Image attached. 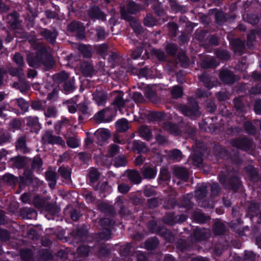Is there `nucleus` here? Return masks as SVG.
Returning <instances> with one entry per match:
<instances>
[{
    "mask_svg": "<svg viewBox=\"0 0 261 261\" xmlns=\"http://www.w3.org/2000/svg\"><path fill=\"white\" fill-rule=\"evenodd\" d=\"M27 63L31 67L38 68L43 65L46 70L51 69L55 61L46 47L42 46L34 53L28 56Z\"/></svg>",
    "mask_w": 261,
    "mask_h": 261,
    "instance_id": "1",
    "label": "nucleus"
},
{
    "mask_svg": "<svg viewBox=\"0 0 261 261\" xmlns=\"http://www.w3.org/2000/svg\"><path fill=\"white\" fill-rule=\"evenodd\" d=\"M179 109L185 116L191 118L199 117L201 115L198 101L196 98L193 97H188L187 103L181 105Z\"/></svg>",
    "mask_w": 261,
    "mask_h": 261,
    "instance_id": "2",
    "label": "nucleus"
},
{
    "mask_svg": "<svg viewBox=\"0 0 261 261\" xmlns=\"http://www.w3.org/2000/svg\"><path fill=\"white\" fill-rule=\"evenodd\" d=\"M230 144L233 147L244 151L250 150L252 147V140L246 137H239L232 139Z\"/></svg>",
    "mask_w": 261,
    "mask_h": 261,
    "instance_id": "3",
    "label": "nucleus"
},
{
    "mask_svg": "<svg viewBox=\"0 0 261 261\" xmlns=\"http://www.w3.org/2000/svg\"><path fill=\"white\" fill-rule=\"evenodd\" d=\"M147 229L151 233H155L156 234L167 237L170 232V231L166 229L164 225L160 224L155 220H149L147 224Z\"/></svg>",
    "mask_w": 261,
    "mask_h": 261,
    "instance_id": "4",
    "label": "nucleus"
},
{
    "mask_svg": "<svg viewBox=\"0 0 261 261\" xmlns=\"http://www.w3.org/2000/svg\"><path fill=\"white\" fill-rule=\"evenodd\" d=\"M67 29L70 32H76V36L80 39H83L85 37V28L83 23L80 21H71L67 25Z\"/></svg>",
    "mask_w": 261,
    "mask_h": 261,
    "instance_id": "5",
    "label": "nucleus"
},
{
    "mask_svg": "<svg viewBox=\"0 0 261 261\" xmlns=\"http://www.w3.org/2000/svg\"><path fill=\"white\" fill-rule=\"evenodd\" d=\"M77 113L79 124H80L83 123L85 120L88 119L92 115L91 111L85 102H80L77 105Z\"/></svg>",
    "mask_w": 261,
    "mask_h": 261,
    "instance_id": "6",
    "label": "nucleus"
},
{
    "mask_svg": "<svg viewBox=\"0 0 261 261\" xmlns=\"http://www.w3.org/2000/svg\"><path fill=\"white\" fill-rule=\"evenodd\" d=\"M243 187L242 182L240 177L236 175H231L227 180L225 189L237 193Z\"/></svg>",
    "mask_w": 261,
    "mask_h": 261,
    "instance_id": "7",
    "label": "nucleus"
},
{
    "mask_svg": "<svg viewBox=\"0 0 261 261\" xmlns=\"http://www.w3.org/2000/svg\"><path fill=\"white\" fill-rule=\"evenodd\" d=\"M219 77L223 83L228 85L233 84L236 81V75L233 72L227 68L220 70Z\"/></svg>",
    "mask_w": 261,
    "mask_h": 261,
    "instance_id": "8",
    "label": "nucleus"
},
{
    "mask_svg": "<svg viewBox=\"0 0 261 261\" xmlns=\"http://www.w3.org/2000/svg\"><path fill=\"white\" fill-rule=\"evenodd\" d=\"M88 15L92 20H101L105 21L106 19L105 13L101 11L98 6L95 5H94L89 9Z\"/></svg>",
    "mask_w": 261,
    "mask_h": 261,
    "instance_id": "9",
    "label": "nucleus"
},
{
    "mask_svg": "<svg viewBox=\"0 0 261 261\" xmlns=\"http://www.w3.org/2000/svg\"><path fill=\"white\" fill-rule=\"evenodd\" d=\"M40 35L43 37L49 44L54 45L58 36V32L54 29L50 30L46 28H43L40 32Z\"/></svg>",
    "mask_w": 261,
    "mask_h": 261,
    "instance_id": "10",
    "label": "nucleus"
},
{
    "mask_svg": "<svg viewBox=\"0 0 261 261\" xmlns=\"http://www.w3.org/2000/svg\"><path fill=\"white\" fill-rule=\"evenodd\" d=\"M27 157L17 155L11 158L8 161V165L10 167L20 169L23 168L27 164Z\"/></svg>",
    "mask_w": 261,
    "mask_h": 261,
    "instance_id": "11",
    "label": "nucleus"
},
{
    "mask_svg": "<svg viewBox=\"0 0 261 261\" xmlns=\"http://www.w3.org/2000/svg\"><path fill=\"white\" fill-rule=\"evenodd\" d=\"M51 130H47L42 137V140L51 145H62L64 141L62 137L53 135Z\"/></svg>",
    "mask_w": 261,
    "mask_h": 261,
    "instance_id": "12",
    "label": "nucleus"
},
{
    "mask_svg": "<svg viewBox=\"0 0 261 261\" xmlns=\"http://www.w3.org/2000/svg\"><path fill=\"white\" fill-rule=\"evenodd\" d=\"M33 173L30 169H25L22 175L19 177L20 186H31L33 184Z\"/></svg>",
    "mask_w": 261,
    "mask_h": 261,
    "instance_id": "13",
    "label": "nucleus"
},
{
    "mask_svg": "<svg viewBox=\"0 0 261 261\" xmlns=\"http://www.w3.org/2000/svg\"><path fill=\"white\" fill-rule=\"evenodd\" d=\"M26 125L33 133L38 134L41 128V124L39 122L37 117L29 116L25 118Z\"/></svg>",
    "mask_w": 261,
    "mask_h": 261,
    "instance_id": "14",
    "label": "nucleus"
},
{
    "mask_svg": "<svg viewBox=\"0 0 261 261\" xmlns=\"http://www.w3.org/2000/svg\"><path fill=\"white\" fill-rule=\"evenodd\" d=\"M244 171L247 175L250 181L257 182L258 181V172L253 166L249 165L244 168Z\"/></svg>",
    "mask_w": 261,
    "mask_h": 261,
    "instance_id": "15",
    "label": "nucleus"
},
{
    "mask_svg": "<svg viewBox=\"0 0 261 261\" xmlns=\"http://www.w3.org/2000/svg\"><path fill=\"white\" fill-rule=\"evenodd\" d=\"M80 70L84 76L89 77L93 76L95 71L93 65L87 61H84L81 63Z\"/></svg>",
    "mask_w": 261,
    "mask_h": 261,
    "instance_id": "16",
    "label": "nucleus"
},
{
    "mask_svg": "<svg viewBox=\"0 0 261 261\" xmlns=\"http://www.w3.org/2000/svg\"><path fill=\"white\" fill-rule=\"evenodd\" d=\"M88 234V229L85 225L81 226H78L71 232V235L75 239H77L79 241L86 237Z\"/></svg>",
    "mask_w": 261,
    "mask_h": 261,
    "instance_id": "17",
    "label": "nucleus"
},
{
    "mask_svg": "<svg viewBox=\"0 0 261 261\" xmlns=\"http://www.w3.org/2000/svg\"><path fill=\"white\" fill-rule=\"evenodd\" d=\"M141 172L144 178L152 179L155 178L157 174V169L155 167L144 166Z\"/></svg>",
    "mask_w": 261,
    "mask_h": 261,
    "instance_id": "18",
    "label": "nucleus"
},
{
    "mask_svg": "<svg viewBox=\"0 0 261 261\" xmlns=\"http://www.w3.org/2000/svg\"><path fill=\"white\" fill-rule=\"evenodd\" d=\"M15 148L17 150H19L23 153H27L29 152V150L27 147L26 137L25 136H21L18 137L15 142Z\"/></svg>",
    "mask_w": 261,
    "mask_h": 261,
    "instance_id": "19",
    "label": "nucleus"
},
{
    "mask_svg": "<svg viewBox=\"0 0 261 261\" xmlns=\"http://www.w3.org/2000/svg\"><path fill=\"white\" fill-rule=\"evenodd\" d=\"M191 216L195 222L199 224L206 223L207 221L210 219V217L209 216H206L204 213L200 211H194L192 213Z\"/></svg>",
    "mask_w": 261,
    "mask_h": 261,
    "instance_id": "20",
    "label": "nucleus"
},
{
    "mask_svg": "<svg viewBox=\"0 0 261 261\" xmlns=\"http://www.w3.org/2000/svg\"><path fill=\"white\" fill-rule=\"evenodd\" d=\"M8 23L12 29L16 30L19 27V16L16 11L9 14L7 16Z\"/></svg>",
    "mask_w": 261,
    "mask_h": 261,
    "instance_id": "21",
    "label": "nucleus"
},
{
    "mask_svg": "<svg viewBox=\"0 0 261 261\" xmlns=\"http://www.w3.org/2000/svg\"><path fill=\"white\" fill-rule=\"evenodd\" d=\"M231 45L234 52L243 54L245 47L244 42L240 38H235L231 42Z\"/></svg>",
    "mask_w": 261,
    "mask_h": 261,
    "instance_id": "22",
    "label": "nucleus"
},
{
    "mask_svg": "<svg viewBox=\"0 0 261 261\" xmlns=\"http://www.w3.org/2000/svg\"><path fill=\"white\" fill-rule=\"evenodd\" d=\"M174 173L178 178L187 181L189 178V173L185 167H177L174 168Z\"/></svg>",
    "mask_w": 261,
    "mask_h": 261,
    "instance_id": "23",
    "label": "nucleus"
},
{
    "mask_svg": "<svg viewBox=\"0 0 261 261\" xmlns=\"http://www.w3.org/2000/svg\"><path fill=\"white\" fill-rule=\"evenodd\" d=\"M140 136L146 141H149L152 137L150 128L146 125H142L138 128Z\"/></svg>",
    "mask_w": 261,
    "mask_h": 261,
    "instance_id": "24",
    "label": "nucleus"
},
{
    "mask_svg": "<svg viewBox=\"0 0 261 261\" xmlns=\"http://www.w3.org/2000/svg\"><path fill=\"white\" fill-rule=\"evenodd\" d=\"M133 149L137 153H144L148 151V148L146 144L140 140H134L133 141Z\"/></svg>",
    "mask_w": 261,
    "mask_h": 261,
    "instance_id": "25",
    "label": "nucleus"
},
{
    "mask_svg": "<svg viewBox=\"0 0 261 261\" xmlns=\"http://www.w3.org/2000/svg\"><path fill=\"white\" fill-rule=\"evenodd\" d=\"M219 153L220 154H221V155L224 156H230L232 161L237 164H240L242 162V160L240 157L239 152L238 151H236L233 154L231 153L230 154H229V152L227 150H226L224 148L221 147Z\"/></svg>",
    "mask_w": 261,
    "mask_h": 261,
    "instance_id": "26",
    "label": "nucleus"
},
{
    "mask_svg": "<svg viewBox=\"0 0 261 261\" xmlns=\"http://www.w3.org/2000/svg\"><path fill=\"white\" fill-rule=\"evenodd\" d=\"M99 209L101 212L107 214L111 217H114L116 214L114 206L106 203H100Z\"/></svg>",
    "mask_w": 261,
    "mask_h": 261,
    "instance_id": "27",
    "label": "nucleus"
},
{
    "mask_svg": "<svg viewBox=\"0 0 261 261\" xmlns=\"http://www.w3.org/2000/svg\"><path fill=\"white\" fill-rule=\"evenodd\" d=\"M198 78L199 81L203 83L204 87L208 89L214 86V84L211 80V76L209 74L203 72L198 76Z\"/></svg>",
    "mask_w": 261,
    "mask_h": 261,
    "instance_id": "28",
    "label": "nucleus"
},
{
    "mask_svg": "<svg viewBox=\"0 0 261 261\" xmlns=\"http://www.w3.org/2000/svg\"><path fill=\"white\" fill-rule=\"evenodd\" d=\"M180 66L184 68H187L190 64V61L189 57L183 51H180L177 56Z\"/></svg>",
    "mask_w": 261,
    "mask_h": 261,
    "instance_id": "29",
    "label": "nucleus"
},
{
    "mask_svg": "<svg viewBox=\"0 0 261 261\" xmlns=\"http://www.w3.org/2000/svg\"><path fill=\"white\" fill-rule=\"evenodd\" d=\"M43 208L45 212L51 216L57 215L60 211V207L57 204L52 203L46 204Z\"/></svg>",
    "mask_w": 261,
    "mask_h": 261,
    "instance_id": "30",
    "label": "nucleus"
},
{
    "mask_svg": "<svg viewBox=\"0 0 261 261\" xmlns=\"http://www.w3.org/2000/svg\"><path fill=\"white\" fill-rule=\"evenodd\" d=\"M115 126L118 132L124 133L129 129L128 121L126 118L118 120L115 123Z\"/></svg>",
    "mask_w": 261,
    "mask_h": 261,
    "instance_id": "31",
    "label": "nucleus"
},
{
    "mask_svg": "<svg viewBox=\"0 0 261 261\" xmlns=\"http://www.w3.org/2000/svg\"><path fill=\"white\" fill-rule=\"evenodd\" d=\"M20 215L23 219H31L36 215V212L33 208L25 207L20 209Z\"/></svg>",
    "mask_w": 261,
    "mask_h": 261,
    "instance_id": "32",
    "label": "nucleus"
},
{
    "mask_svg": "<svg viewBox=\"0 0 261 261\" xmlns=\"http://www.w3.org/2000/svg\"><path fill=\"white\" fill-rule=\"evenodd\" d=\"M78 50L85 58H90L92 55V46L89 45L81 44L78 47Z\"/></svg>",
    "mask_w": 261,
    "mask_h": 261,
    "instance_id": "33",
    "label": "nucleus"
},
{
    "mask_svg": "<svg viewBox=\"0 0 261 261\" xmlns=\"http://www.w3.org/2000/svg\"><path fill=\"white\" fill-rule=\"evenodd\" d=\"M218 65V64L214 58L203 59L201 63V67L204 69L215 68Z\"/></svg>",
    "mask_w": 261,
    "mask_h": 261,
    "instance_id": "34",
    "label": "nucleus"
},
{
    "mask_svg": "<svg viewBox=\"0 0 261 261\" xmlns=\"http://www.w3.org/2000/svg\"><path fill=\"white\" fill-rule=\"evenodd\" d=\"M213 229L215 235L221 236L225 233L226 226L222 222L217 221L214 224Z\"/></svg>",
    "mask_w": 261,
    "mask_h": 261,
    "instance_id": "35",
    "label": "nucleus"
},
{
    "mask_svg": "<svg viewBox=\"0 0 261 261\" xmlns=\"http://www.w3.org/2000/svg\"><path fill=\"white\" fill-rule=\"evenodd\" d=\"M165 117V114L164 112L153 111L148 115L147 119L151 121H162L164 119Z\"/></svg>",
    "mask_w": 261,
    "mask_h": 261,
    "instance_id": "36",
    "label": "nucleus"
},
{
    "mask_svg": "<svg viewBox=\"0 0 261 261\" xmlns=\"http://www.w3.org/2000/svg\"><path fill=\"white\" fill-rule=\"evenodd\" d=\"M95 134L97 140L100 142H105L110 137V132L108 129L97 130Z\"/></svg>",
    "mask_w": 261,
    "mask_h": 261,
    "instance_id": "37",
    "label": "nucleus"
},
{
    "mask_svg": "<svg viewBox=\"0 0 261 261\" xmlns=\"http://www.w3.org/2000/svg\"><path fill=\"white\" fill-rule=\"evenodd\" d=\"M171 179V175L168 169L162 168L160 170V173L158 178L159 183L161 181L169 182Z\"/></svg>",
    "mask_w": 261,
    "mask_h": 261,
    "instance_id": "38",
    "label": "nucleus"
},
{
    "mask_svg": "<svg viewBox=\"0 0 261 261\" xmlns=\"http://www.w3.org/2000/svg\"><path fill=\"white\" fill-rule=\"evenodd\" d=\"M46 179L49 182L48 186L51 189H54L56 185L57 174L54 171H47L45 173Z\"/></svg>",
    "mask_w": 261,
    "mask_h": 261,
    "instance_id": "39",
    "label": "nucleus"
},
{
    "mask_svg": "<svg viewBox=\"0 0 261 261\" xmlns=\"http://www.w3.org/2000/svg\"><path fill=\"white\" fill-rule=\"evenodd\" d=\"M215 55L221 61H227L230 58V54L226 49H217L215 51Z\"/></svg>",
    "mask_w": 261,
    "mask_h": 261,
    "instance_id": "40",
    "label": "nucleus"
},
{
    "mask_svg": "<svg viewBox=\"0 0 261 261\" xmlns=\"http://www.w3.org/2000/svg\"><path fill=\"white\" fill-rule=\"evenodd\" d=\"M128 177L129 180L134 184H139L142 181V177L137 170L129 171L128 174Z\"/></svg>",
    "mask_w": 261,
    "mask_h": 261,
    "instance_id": "41",
    "label": "nucleus"
},
{
    "mask_svg": "<svg viewBox=\"0 0 261 261\" xmlns=\"http://www.w3.org/2000/svg\"><path fill=\"white\" fill-rule=\"evenodd\" d=\"M193 238L196 241L205 240L206 234L204 229L196 228L193 231Z\"/></svg>",
    "mask_w": 261,
    "mask_h": 261,
    "instance_id": "42",
    "label": "nucleus"
},
{
    "mask_svg": "<svg viewBox=\"0 0 261 261\" xmlns=\"http://www.w3.org/2000/svg\"><path fill=\"white\" fill-rule=\"evenodd\" d=\"M20 256L22 261H34L32 251L29 248L21 250Z\"/></svg>",
    "mask_w": 261,
    "mask_h": 261,
    "instance_id": "43",
    "label": "nucleus"
},
{
    "mask_svg": "<svg viewBox=\"0 0 261 261\" xmlns=\"http://www.w3.org/2000/svg\"><path fill=\"white\" fill-rule=\"evenodd\" d=\"M165 224L174 226L176 224V216L174 212H167L164 217Z\"/></svg>",
    "mask_w": 261,
    "mask_h": 261,
    "instance_id": "44",
    "label": "nucleus"
},
{
    "mask_svg": "<svg viewBox=\"0 0 261 261\" xmlns=\"http://www.w3.org/2000/svg\"><path fill=\"white\" fill-rule=\"evenodd\" d=\"M144 245L147 250H153L159 245V241L156 238H152L146 240Z\"/></svg>",
    "mask_w": 261,
    "mask_h": 261,
    "instance_id": "45",
    "label": "nucleus"
},
{
    "mask_svg": "<svg viewBox=\"0 0 261 261\" xmlns=\"http://www.w3.org/2000/svg\"><path fill=\"white\" fill-rule=\"evenodd\" d=\"M75 89L74 82L72 80H69L65 81L63 85V89L64 93L66 94L72 92Z\"/></svg>",
    "mask_w": 261,
    "mask_h": 261,
    "instance_id": "46",
    "label": "nucleus"
},
{
    "mask_svg": "<svg viewBox=\"0 0 261 261\" xmlns=\"http://www.w3.org/2000/svg\"><path fill=\"white\" fill-rule=\"evenodd\" d=\"M207 193V185L205 183H203L198 188L195 192L196 196L199 199L204 198Z\"/></svg>",
    "mask_w": 261,
    "mask_h": 261,
    "instance_id": "47",
    "label": "nucleus"
},
{
    "mask_svg": "<svg viewBox=\"0 0 261 261\" xmlns=\"http://www.w3.org/2000/svg\"><path fill=\"white\" fill-rule=\"evenodd\" d=\"M214 16L215 22L218 25H221L227 21L225 14L222 11H217Z\"/></svg>",
    "mask_w": 261,
    "mask_h": 261,
    "instance_id": "48",
    "label": "nucleus"
},
{
    "mask_svg": "<svg viewBox=\"0 0 261 261\" xmlns=\"http://www.w3.org/2000/svg\"><path fill=\"white\" fill-rule=\"evenodd\" d=\"M165 50L168 55L175 56L178 50V46L174 43H168L165 47Z\"/></svg>",
    "mask_w": 261,
    "mask_h": 261,
    "instance_id": "49",
    "label": "nucleus"
},
{
    "mask_svg": "<svg viewBox=\"0 0 261 261\" xmlns=\"http://www.w3.org/2000/svg\"><path fill=\"white\" fill-rule=\"evenodd\" d=\"M192 164L194 166L200 167L203 163L202 154L200 152L193 153L192 156Z\"/></svg>",
    "mask_w": 261,
    "mask_h": 261,
    "instance_id": "50",
    "label": "nucleus"
},
{
    "mask_svg": "<svg viewBox=\"0 0 261 261\" xmlns=\"http://www.w3.org/2000/svg\"><path fill=\"white\" fill-rule=\"evenodd\" d=\"M243 127L246 133L249 135H255L256 133V128L253 123L249 121H245Z\"/></svg>",
    "mask_w": 261,
    "mask_h": 261,
    "instance_id": "51",
    "label": "nucleus"
},
{
    "mask_svg": "<svg viewBox=\"0 0 261 261\" xmlns=\"http://www.w3.org/2000/svg\"><path fill=\"white\" fill-rule=\"evenodd\" d=\"M43 165V161L42 159L39 156H35L32 162L31 169L32 170H40Z\"/></svg>",
    "mask_w": 261,
    "mask_h": 261,
    "instance_id": "52",
    "label": "nucleus"
},
{
    "mask_svg": "<svg viewBox=\"0 0 261 261\" xmlns=\"http://www.w3.org/2000/svg\"><path fill=\"white\" fill-rule=\"evenodd\" d=\"M58 172L63 178L66 180L71 179V172L68 168L61 166L58 169Z\"/></svg>",
    "mask_w": 261,
    "mask_h": 261,
    "instance_id": "53",
    "label": "nucleus"
},
{
    "mask_svg": "<svg viewBox=\"0 0 261 261\" xmlns=\"http://www.w3.org/2000/svg\"><path fill=\"white\" fill-rule=\"evenodd\" d=\"M246 21L252 25H255L257 24L259 21L258 15L256 13H248L246 17Z\"/></svg>",
    "mask_w": 261,
    "mask_h": 261,
    "instance_id": "54",
    "label": "nucleus"
},
{
    "mask_svg": "<svg viewBox=\"0 0 261 261\" xmlns=\"http://www.w3.org/2000/svg\"><path fill=\"white\" fill-rule=\"evenodd\" d=\"M127 10L132 14H135L140 11V6L134 1L129 2L127 6Z\"/></svg>",
    "mask_w": 261,
    "mask_h": 261,
    "instance_id": "55",
    "label": "nucleus"
},
{
    "mask_svg": "<svg viewBox=\"0 0 261 261\" xmlns=\"http://www.w3.org/2000/svg\"><path fill=\"white\" fill-rule=\"evenodd\" d=\"M171 94L173 98H179L183 95V89L180 86H175L172 88Z\"/></svg>",
    "mask_w": 261,
    "mask_h": 261,
    "instance_id": "56",
    "label": "nucleus"
},
{
    "mask_svg": "<svg viewBox=\"0 0 261 261\" xmlns=\"http://www.w3.org/2000/svg\"><path fill=\"white\" fill-rule=\"evenodd\" d=\"M93 96V99L96 102L98 105H103L106 102L107 96L106 94L98 93L94 94Z\"/></svg>",
    "mask_w": 261,
    "mask_h": 261,
    "instance_id": "57",
    "label": "nucleus"
},
{
    "mask_svg": "<svg viewBox=\"0 0 261 261\" xmlns=\"http://www.w3.org/2000/svg\"><path fill=\"white\" fill-rule=\"evenodd\" d=\"M120 13L122 19L129 21L130 23H136V18L134 17L131 16L127 10L126 11L124 8H122L121 9Z\"/></svg>",
    "mask_w": 261,
    "mask_h": 261,
    "instance_id": "58",
    "label": "nucleus"
},
{
    "mask_svg": "<svg viewBox=\"0 0 261 261\" xmlns=\"http://www.w3.org/2000/svg\"><path fill=\"white\" fill-rule=\"evenodd\" d=\"M127 163V160L124 155H118L114 160V165L116 167L125 166Z\"/></svg>",
    "mask_w": 261,
    "mask_h": 261,
    "instance_id": "59",
    "label": "nucleus"
},
{
    "mask_svg": "<svg viewBox=\"0 0 261 261\" xmlns=\"http://www.w3.org/2000/svg\"><path fill=\"white\" fill-rule=\"evenodd\" d=\"M151 55L155 57L160 61H164L166 56L164 52L161 49L153 48L150 51Z\"/></svg>",
    "mask_w": 261,
    "mask_h": 261,
    "instance_id": "60",
    "label": "nucleus"
},
{
    "mask_svg": "<svg viewBox=\"0 0 261 261\" xmlns=\"http://www.w3.org/2000/svg\"><path fill=\"white\" fill-rule=\"evenodd\" d=\"M40 258L44 261L51 260L54 257L51 251L47 249H43L40 252Z\"/></svg>",
    "mask_w": 261,
    "mask_h": 261,
    "instance_id": "61",
    "label": "nucleus"
},
{
    "mask_svg": "<svg viewBox=\"0 0 261 261\" xmlns=\"http://www.w3.org/2000/svg\"><path fill=\"white\" fill-rule=\"evenodd\" d=\"M68 74L65 71H61L55 75V81L57 83H61L67 81Z\"/></svg>",
    "mask_w": 261,
    "mask_h": 261,
    "instance_id": "62",
    "label": "nucleus"
},
{
    "mask_svg": "<svg viewBox=\"0 0 261 261\" xmlns=\"http://www.w3.org/2000/svg\"><path fill=\"white\" fill-rule=\"evenodd\" d=\"M68 146L71 148H75L80 145V140L75 137H69L67 140Z\"/></svg>",
    "mask_w": 261,
    "mask_h": 261,
    "instance_id": "63",
    "label": "nucleus"
},
{
    "mask_svg": "<svg viewBox=\"0 0 261 261\" xmlns=\"http://www.w3.org/2000/svg\"><path fill=\"white\" fill-rule=\"evenodd\" d=\"M177 205H178V203L176 199L170 198L165 201L163 206L166 210H170L174 208Z\"/></svg>",
    "mask_w": 261,
    "mask_h": 261,
    "instance_id": "64",
    "label": "nucleus"
}]
</instances>
